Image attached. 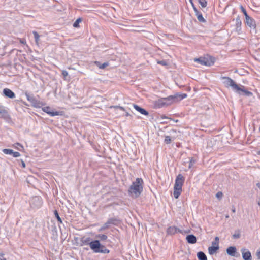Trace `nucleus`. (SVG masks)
<instances>
[{
    "instance_id": "nucleus-1",
    "label": "nucleus",
    "mask_w": 260,
    "mask_h": 260,
    "mask_svg": "<svg viewBox=\"0 0 260 260\" xmlns=\"http://www.w3.org/2000/svg\"><path fill=\"white\" fill-rule=\"evenodd\" d=\"M220 79L223 80V83L226 88L231 87L232 90L240 95H245L250 97L252 96L251 92L247 90L245 87L242 85H238L233 79L229 77H221Z\"/></svg>"
},
{
    "instance_id": "nucleus-2",
    "label": "nucleus",
    "mask_w": 260,
    "mask_h": 260,
    "mask_svg": "<svg viewBox=\"0 0 260 260\" xmlns=\"http://www.w3.org/2000/svg\"><path fill=\"white\" fill-rule=\"evenodd\" d=\"M143 180L141 178H137L130 186L128 192V194L133 198L139 197L143 191Z\"/></svg>"
},
{
    "instance_id": "nucleus-3",
    "label": "nucleus",
    "mask_w": 260,
    "mask_h": 260,
    "mask_svg": "<svg viewBox=\"0 0 260 260\" xmlns=\"http://www.w3.org/2000/svg\"><path fill=\"white\" fill-rule=\"evenodd\" d=\"M90 249L95 253L108 254L110 252V250L105 245H102L99 240L91 241Z\"/></svg>"
},
{
    "instance_id": "nucleus-4",
    "label": "nucleus",
    "mask_w": 260,
    "mask_h": 260,
    "mask_svg": "<svg viewBox=\"0 0 260 260\" xmlns=\"http://www.w3.org/2000/svg\"><path fill=\"white\" fill-rule=\"evenodd\" d=\"M187 97L186 93H176L174 95H169L163 98L166 106H169L174 103H176Z\"/></svg>"
},
{
    "instance_id": "nucleus-5",
    "label": "nucleus",
    "mask_w": 260,
    "mask_h": 260,
    "mask_svg": "<svg viewBox=\"0 0 260 260\" xmlns=\"http://www.w3.org/2000/svg\"><path fill=\"white\" fill-rule=\"evenodd\" d=\"M194 61L200 63L202 65L206 66H211L214 64L215 62L214 58L211 56L207 57H201L198 58H196Z\"/></svg>"
},
{
    "instance_id": "nucleus-6",
    "label": "nucleus",
    "mask_w": 260,
    "mask_h": 260,
    "mask_svg": "<svg viewBox=\"0 0 260 260\" xmlns=\"http://www.w3.org/2000/svg\"><path fill=\"white\" fill-rule=\"evenodd\" d=\"M27 100L31 104V106L34 107L39 108L44 105L43 103L38 100L32 94L25 93V94Z\"/></svg>"
},
{
    "instance_id": "nucleus-7",
    "label": "nucleus",
    "mask_w": 260,
    "mask_h": 260,
    "mask_svg": "<svg viewBox=\"0 0 260 260\" xmlns=\"http://www.w3.org/2000/svg\"><path fill=\"white\" fill-rule=\"evenodd\" d=\"M43 204V200L39 196H35L31 198L30 201V205L32 208L38 209L40 208Z\"/></svg>"
},
{
    "instance_id": "nucleus-8",
    "label": "nucleus",
    "mask_w": 260,
    "mask_h": 260,
    "mask_svg": "<svg viewBox=\"0 0 260 260\" xmlns=\"http://www.w3.org/2000/svg\"><path fill=\"white\" fill-rule=\"evenodd\" d=\"M245 23L246 25L249 27L251 29H253V31L254 33L256 32V22L254 19L252 17L246 16V18H245Z\"/></svg>"
},
{
    "instance_id": "nucleus-9",
    "label": "nucleus",
    "mask_w": 260,
    "mask_h": 260,
    "mask_svg": "<svg viewBox=\"0 0 260 260\" xmlns=\"http://www.w3.org/2000/svg\"><path fill=\"white\" fill-rule=\"evenodd\" d=\"M177 233L182 234V230L175 226H170L167 229L166 233L167 235H173Z\"/></svg>"
},
{
    "instance_id": "nucleus-10",
    "label": "nucleus",
    "mask_w": 260,
    "mask_h": 260,
    "mask_svg": "<svg viewBox=\"0 0 260 260\" xmlns=\"http://www.w3.org/2000/svg\"><path fill=\"white\" fill-rule=\"evenodd\" d=\"M212 246L208 247V252L211 255L215 254L219 249L218 242H212Z\"/></svg>"
},
{
    "instance_id": "nucleus-11",
    "label": "nucleus",
    "mask_w": 260,
    "mask_h": 260,
    "mask_svg": "<svg viewBox=\"0 0 260 260\" xmlns=\"http://www.w3.org/2000/svg\"><path fill=\"white\" fill-rule=\"evenodd\" d=\"M182 186L180 185V184L178 185V184L175 183L174 186L173 195L175 199H178L180 195L182 192Z\"/></svg>"
},
{
    "instance_id": "nucleus-12",
    "label": "nucleus",
    "mask_w": 260,
    "mask_h": 260,
    "mask_svg": "<svg viewBox=\"0 0 260 260\" xmlns=\"http://www.w3.org/2000/svg\"><path fill=\"white\" fill-rule=\"evenodd\" d=\"M226 253L228 255L234 256V257H239L240 256V254L237 252L236 248L235 246H230L226 249Z\"/></svg>"
},
{
    "instance_id": "nucleus-13",
    "label": "nucleus",
    "mask_w": 260,
    "mask_h": 260,
    "mask_svg": "<svg viewBox=\"0 0 260 260\" xmlns=\"http://www.w3.org/2000/svg\"><path fill=\"white\" fill-rule=\"evenodd\" d=\"M42 110L44 112H46V113H47L48 114H49V115H50L51 116H54L61 115L60 114L61 112H58V111H55V112L51 111V108L49 106L44 107L42 108Z\"/></svg>"
},
{
    "instance_id": "nucleus-14",
    "label": "nucleus",
    "mask_w": 260,
    "mask_h": 260,
    "mask_svg": "<svg viewBox=\"0 0 260 260\" xmlns=\"http://www.w3.org/2000/svg\"><path fill=\"white\" fill-rule=\"evenodd\" d=\"M3 95L10 99H14L16 95L14 92L9 88H5L3 90Z\"/></svg>"
},
{
    "instance_id": "nucleus-15",
    "label": "nucleus",
    "mask_w": 260,
    "mask_h": 260,
    "mask_svg": "<svg viewBox=\"0 0 260 260\" xmlns=\"http://www.w3.org/2000/svg\"><path fill=\"white\" fill-rule=\"evenodd\" d=\"M241 251L244 260H252L251 253L248 249L243 248Z\"/></svg>"
},
{
    "instance_id": "nucleus-16",
    "label": "nucleus",
    "mask_w": 260,
    "mask_h": 260,
    "mask_svg": "<svg viewBox=\"0 0 260 260\" xmlns=\"http://www.w3.org/2000/svg\"><path fill=\"white\" fill-rule=\"evenodd\" d=\"M154 106L156 108H161L162 107L167 106L166 104L165 103L164 98H160L157 101H155Z\"/></svg>"
},
{
    "instance_id": "nucleus-17",
    "label": "nucleus",
    "mask_w": 260,
    "mask_h": 260,
    "mask_svg": "<svg viewBox=\"0 0 260 260\" xmlns=\"http://www.w3.org/2000/svg\"><path fill=\"white\" fill-rule=\"evenodd\" d=\"M186 240L189 244H193L197 242V238L193 234L187 235L186 237Z\"/></svg>"
},
{
    "instance_id": "nucleus-18",
    "label": "nucleus",
    "mask_w": 260,
    "mask_h": 260,
    "mask_svg": "<svg viewBox=\"0 0 260 260\" xmlns=\"http://www.w3.org/2000/svg\"><path fill=\"white\" fill-rule=\"evenodd\" d=\"M90 241L91 238L90 237H83L80 239V245L81 246L89 245L90 246L91 243V241Z\"/></svg>"
},
{
    "instance_id": "nucleus-19",
    "label": "nucleus",
    "mask_w": 260,
    "mask_h": 260,
    "mask_svg": "<svg viewBox=\"0 0 260 260\" xmlns=\"http://www.w3.org/2000/svg\"><path fill=\"white\" fill-rule=\"evenodd\" d=\"M134 108L139 112H140L141 114L147 116L149 115V113L147 111H146L144 108H141L139 106L136 104L133 105Z\"/></svg>"
},
{
    "instance_id": "nucleus-20",
    "label": "nucleus",
    "mask_w": 260,
    "mask_h": 260,
    "mask_svg": "<svg viewBox=\"0 0 260 260\" xmlns=\"http://www.w3.org/2000/svg\"><path fill=\"white\" fill-rule=\"evenodd\" d=\"M184 180L185 178L181 174H179L176 177L175 183L178 184V185L180 184V185L183 186Z\"/></svg>"
},
{
    "instance_id": "nucleus-21",
    "label": "nucleus",
    "mask_w": 260,
    "mask_h": 260,
    "mask_svg": "<svg viewBox=\"0 0 260 260\" xmlns=\"http://www.w3.org/2000/svg\"><path fill=\"white\" fill-rule=\"evenodd\" d=\"M108 221L109 222V224H110L111 225H118L120 222V220L116 218H109L108 219Z\"/></svg>"
},
{
    "instance_id": "nucleus-22",
    "label": "nucleus",
    "mask_w": 260,
    "mask_h": 260,
    "mask_svg": "<svg viewBox=\"0 0 260 260\" xmlns=\"http://www.w3.org/2000/svg\"><path fill=\"white\" fill-rule=\"evenodd\" d=\"M242 22L239 16H238L236 19V29L237 31H240L241 30Z\"/></svg>"
},
{
    "instance_id": "nucleus-23",
    "label": "nucleus",
    "mask_w": 260,
    "mask_h": 260,
    "mask_svg": "<svg viewBox=\"0 0 260 260\" xmlns=\"http://www.w3.org/2000/svg\"><path fill=\"white\" fill-rule=\"evenodd\" d=\"M194 12L199 21L201 22H205L206 21V20L204 18L202 14L200 12L197 10V11H195Z\"/></svg>"
},
{
    "instance_id": "nucleus-24",
    "label": "nucleus",
    "mask_w": 260,
    "mask_h": 260,
    "mask_svg": "<svg viewBox=\"0 0 260 260\" xmlns=\"http://www.w3.org/2000/svg\"><path fill=\"white\" fill-rule=\"evenodd\" d=\"M197 256L199 260H207L206 254L202 251L198 252Z\"/></svg>"
},
{
    "instance_id": "nucleus-25",
    "label": "nucleus",
    "mask_w": 260,
    "mask_h": 260,
    "mask_svg": "<svg viewBox=\"0 0 260 260\" xmlns=\"http://www.w3.org/2000/svg\"><path fill=\"white\" fill-rule=\"evenodd\" d=\"M0 116L4 119H7L9 117V115L7 111L4 109L0 111Z\"/></svg>"
},
{
    "instance_id": "nucleus-26",
    "label": "nucleus",
    "mask_w": 260,
    "mask_h": 260,
    "mask_svg": "<svg viewBox=\"0 0 260 260\" xmlns=\"http://www.w3.org/2000/svg\"><path fill=\"white\" fill-rule=\"evenodd\" d=\"M32 34H33V35L34 36V38H35V42L37 44V45H38L39 43V41H40V35L36 31H32Z\"/></svg>"
},
{
    "instance_id": "nucleus-27",
    "label": "nucleus",
    "mask_w": 260,
    "mask_h": 260,
    "mask_svg": "<svg viewBox=\"0 0 260 260\" xmlns=\"http://www.w3.org/2000/svg\"><path fill=\"white\" fill-rule=\"evenodd\" d=\"M96 238L99 239L101 241H105L107 239L108 237L105 234H98L96 235Z\"/></svg>"
},
{
    "instance_id": "nucleus-28",
    "label": "nucleus",
    "mask_w": 260,
    "mask_h": 260,
    "mask_svg": "<svg viewBox=\"0 0 260 260\" xmlns=\"http://www.w3.org/2000/svg\"><path fill=\"white\" fill-rule=\"evenodd\" d=\"M54 214L55 215V217H56V218L57 219V221L60 223H62V221L61 219V218L60 217L59 215V214L57 212V211L56 210H54Z\"/></svg>"
},
{
    "instance_id": "nucleus-29",
    "label": "nucleus",
    "mask_w": 260,
    "mask_h": 260,
    "mask_svg": "<svg viewBox=\"0 0 260 260\" xmlns=\"http://www.w3.org/2000/svg\"><path fill=\"white\" fill-rule=\"evenodd\" d=\"M202 7L205 8L207 6V2L206 0H198Z\"/></svg>"
},
{
    "instance_id": "nucleus-30",
    "label": "nucleus",
    "mask_w": 260,
    "mask_h": 260,
    "mask_svg": "<svg viewBox=\"0 0 260 260\" xmlns=\"http://www.w3.org/2000/svg\"><path fill=\"white\" fill-rule=\"evenodd\" d=\"M196 160L194 157H191L189 158V162L188 168H191L193 165L196 163Z\"/></svg>"
},
{
    "instance_id": "nucleus-31",
    "label": "nucleus",
    "mask_w": 260,
    "mask_h": 260,
    "mask_svg": "<svg viewBox=\"0 0 260 260\" xmlns=\"http://www.w3.org/2000/svg\"><path fill=\"white\" fill-rule=\"evenodd\" d=\"M3 152L5 154L12 155L13 150L10 149H4Z\"/></svg>"
},
{
    "instance_id": "nucleus-32",
    "label": "nucleus",
    "mask_w": 260,
    "mask_h": 260,
    "mask_svg": "<svg viewBox=\"0 0 260 260\" xmlns=\"http://www.w3.org/2000/svg\"><path fill=\"white\" fill-rule=\"evenodd\" d=\"M81 21H82L81 18H78L75 21V22L73 23V26L76 28L78 27L79 26V24L80 22H81Z\"/></svg>"
},
{
    "instance_id": "nucleus-33",
    "label": "nucleus",
    "mask_w": 260,
    "mask_h": 260,
    "mask_svg": "<svg viewBox=\"0 0 260 260\" xmlns=\"http://www.w3.org/2000/svg\"><path fill=\"white\" fill-rule=\"evenodd\" d=\"M164 142L167 144H170L172 142V140H171L170 136H165Z\"/></svg>"
},
{
    "instance_id": "nucleus-34",
    "label": "nucleus",
    "mask_w": 260,
    "mask_h": 260,
    "mask_svg": "<svg viewBox=\"0 0 260 260\" xmlns=\"http://www.w3.org/2000/svg\"><path fill=\"white\" fill-rule=\"evenodd\" d=\"M240 9H241L242 12H243V14L245 16V18H246V16H249V15H248V14L246 12V10L242 5L240 6Z\"/></svg>"
},
{
    "instance_id": "nucleus-35",
    "label": "nucleus",
    "mask_w": 260,
    "mask_h": 260,
    "mask_svg": "<svg viewBox=\"0 0 260 260\" xmlns=\"http://www.w3.org/2000/svg\"><path fill=\"white\" fill-rule=\"evenodd\" d=\"M109 66V63L108 62H105L103 63H102L100 66V69H104V68H105L106 67L108 66Z\"/></svg>"
},
{
    "instance_id": "nucleus-36",
    "label": "nucleus",
    "mask_w": 260,
    "mask_h": 260,
    "mask_svg": "<svg viewBox=\"0 0 260 260\" xmlns=\"http://www.w3.org/2000/svg\"><path fill=\"white\" fill-rule=\"evenodd\" d=\"M240 237V234L238 232L237 233H235L233 235V238L234 239H238Z\"/></svg>"
},
{
    "instance_id": "nucleus-37",
    "label": "nucleus",
    "mask_w": 260,
    "mask_h": 260,
    "mask_svg": "<svg viewBox=\"0 0 260 260\" xmlns=\"http://www.w3.org/2000/svg\"><path fill=\"white\" fill-rule=\"evenodd\" d=\"M12 155L14 157H18L20 156V153L18 152H13Z\"/></svg>"
},
{
    "instance_id": "nucleus-38",
    "label": "nucleus",
    "mask_w": 260,
    "mask_h": 260,
    "mask_svg": "<svg viewBox=\"0 0 260 260\" xmlns=\"http://www.w3.org/2000/svg\"><path fill=\"white\" fill-rule=\"evenodd\" d=\"M107 229L106 226L105 225V224H104L99 230V232H102L105 231V230Z\"/></svg>"
},
{
    "instance_id": "nucleus-39",
    "label": "nucleus",
    "mask_w": 260,
    "mask_h": 260,
    "mask_svg": "<svg viewBox=\"0 0 260 260\" xmlns=\"http://www.w3.org/2000/svg\"><path fill=\"white\" fill-rule=\"evenodd\" d=\"M157 63L159 64L162 65V66H166L167 64L166 61L165 60L159 61L157 62Z\"/></svg>"
},
{
    "instance_id": "nucleus-40",
    "label": "nucleus",
    "mask_w": 260,
    "mask_h": 260,
    "mask_svg": "<svg viewBox=\"0 0 260 260\" xmlns=\"http://www.w3.org/2000/svg\"><path fill=\"white\" fill-rule=\"evenodd\" d=\"M223 196V194H222V192H218L216 194V197L218 198H221Z\"/></svg>"
},
{
    "instance_id": "nucleus-41",
    "label": "nucleus",
    "mask_w": 260,
    "mask_h": 260,
    "mask_svg": "<svg viewBox=\"0 0 260 260\" xmlns=\"http://www.w3.org/2000/svg\"><path fill=\"white\" fill-rule=\"evenodd\" d=\"M62 76L64 77H66V76H67L68 75V73L67 71L66 70H63L62 71Z\"/></svg>"
},
{
    "instance_id": "nucleus-42",
    "label": "nucleus",
    "mask_w": 260,
    "mask_h": 260,
    "mask_svg": "<svg viewBox=\"0 0 260 260\" xmlns=\"http://www.w3.org/2000/svg\"><path fill=\"white\" fill-rule=\"evenodd\" d=\"M114 108H118L120 110H122V111H125V109L124 107H121V106H115L114 107Z\"/></svg>"
},
{
    "instance_id": "nucleus-43",
    "label": "nucleus",
    "mask_w": 260,
    "mask_h": 260,
    "mask_svg": "<svg viewBox=\"0 0 260 260\" xmlns=\"http://www.w3.org/2000/svg\"><path fill=\"white\" fill-rule=\"evenodd\" d=\"M190 3L191 4V6L192 7V8H193V9L194 11V12H195V11H197L198 9H197V8L196 7V6H195V5H194V3H193V1H192V2H190Z\"/></svg>"
},
{
    "instance_id": "nucleus-44",
    "label": "nucleus",
    "mask_w": 260,
    "mask_h": 260,
    "mask_svg": "<svg viewBox=\"0 0 260 260\" xmlns=\"http://www.w3.org/2000/svg\"><path fill=\"white\" fill-rule=\"evenodd\" d=\"M104 224L107 229H109L111 226L110 224H109L108 220Z\"/></svg>"
},
{
    "instance_id": "nucleus-45",
    "label": "nucleus",
    "mask_w": 260,
    "mask_h": 260,
    "mask_svg": "<svg viewBox=\"0 0 260 260\" xmlns=\"http://www.w3.org/2000/svg\"><path fill=\"white\" fill-rule=\"evenodd\" d=\"M20 43L23 44H25L26 43L25 40L22 39H21L20 40Z\"/></svg>"
},
{
    "instance_id": "nucleus-46",
    "label": "nucleus",
    "mask_w": 260,
    "mask_h": 260,
    "mask_svg": "<svg viewBox=\"0 0 260 260\" xmlns=\"http://www.w3.org/2000/svg\"><path fill=\"white\" fill-rule=\"evenodd\" d=\"M95 64L100 68V66L102 64L100 62L96 61H95Z\"/></svg>"
},
{
    "instance_id": "nucleus-47",
    "label": "nucleus",
    "mask_w": 260,
    "mask_h": 260,
    "mask_svg": "<svg viewBox=\"0 0 260 260\" xmlns=\"http://www.w3.org/2000/svg\"><path fill=\"white\" fill-rule=\"evenodd\" d=\"M21 165H22V168H25V164L24 161L21 160Z\"/></svg>"
},
{
    "instance_id": "nucleus-48",
    "label": "nucleus",
    "mask_w": 260,
    "mask_h": 260,
    "mask_svg": "<svg viewBox=\"0 0 260 260\" xmlns=\"http://www.w3.org/2000/svg\"><path fill=\"white\" fill-rule=\"evenodd\" d=\"M256 255H257V256L258 257V258L259 259H260V251H259L257 252V253H256Z\"/></svg>"
},
{
    "instance_id": "nucleus-49",
    "label": "nucleus",
    "mask_w": 260,
    "mask_h": 260,
    "mask_svg": "<svg viewBox=\"0 0 260 260\" xmlns=\"http://www.w3.org/2000/svg\"><path fill=\"white\" fill-rule=\"evenodd\" d=\"M232 211L233 213H235L236 212V209L234 206L232 207Z\"/></svg>"
},
{
    "instance_id": "nucleus-50",
    "label": "nucleus",
    "mask_w": 260,
    "mask_h": 260,
    "mask_svg": "<svg viewBox=\"0 0 260 260\" xmlns=\"http://www.w3.org/2000/svg\"><path fill=\"white\" fill-rule=\"evenodd\" d=\"M131 116V115L129 114V113L127 112H126L125 113V116L127 117V116Z\"/></svg>"
},
{
    "instance_id": "nucleus-51",
    "label": "nucleus",
    "mask_w": 260,
    "mask_h": 260,
    "mask_svg": "<svg viewBox=\"0 0 260 260\" xmlns=\"http://www.w3.org/2000/svg\"><path fill=\"white\" fill-rule=\"evenodd\" d=\"M16 144L18 146H19L21 148H23V146L22 145H21L20 143H17Z\"/></svg>"
},
{
    "instance_id": "nucleus-52",
    "label": "nucleus",
    "mask_w": 260,
    "mask_h": 260,
    "mask_svg": "<svg viewBox=\"0 0 260 260\" xmlns=\"http://www.w3.org/2000/svg\"><path fill=\"white\" fill-rule=\"evenodd\" d=\"M256 186L260 189V183H257L256 184Z\"/></svg>"
},
{
    "instance_id": "nucleus-53",
    "label": "nucleus",
    "mask_w": 260,
    "mask_h": 260,
    "mask_svg": "<svg viewBox=\"0 0 260 260\" xmlns=\"http://www.w3.org/2000/svg\"><path fill=\"white\" fill-rule=\"evenodd\" d=\"M131 2H137V0H131Z\"/></svg>"
},
{
    "instance_id": "nucleus-54",
    "label": "nucleus",
    "mask_w": 260,
    "mask_h": 260,
    "mask_svg": "<svg viewBox=\"0 0 260 260\" xmlns=\"http://www.w3.org/2000/svg\"><path fill=\"white\" fill-rule=\"evenodd\" d=\"M215 239L216 241H218L219 240V238L218 237H216Z\"/></svg>"
},
{
    "instance_id": "nucleus-55",
    "label": "nucleus",
    "mask_w": 260,
    "mask_h": 260,
    "mask_svg": "<svg viewBox=\"0 0 260 260\" xmlns=\"http://www.w3.org/2000/svg\"><path fill=\"white\" fill-rule=\"evenodd\" d=\"M4 108L3 107L0 106V111H2V110H4Z\"/></svg>"
},
{
    "instance_id": "nucleus-56",
    "label": "nucleus",
    "mask_w": 260,
    "mask_h": 260,
    "mask_svg": "<svg viewBox=\"0 0 260 260\" xmlns=\"http://www.w3.org/2000/svg\"><path fill=\"white\" fill-rule=\"evenodd\" d=\"M225 218H229V215L228 214L226 215H225Z\"/></svg>"
},
{
    "instance_id": "nucleus-57",
    "label": "nucleus",
    "mask_w": 260,
    "mask_h": 260,
    "mask_svg": "<svg viewBox=\"0 0 260 260\" xmlns=\"http://www.w3.org/2000/svg\"><path fill=\"white\" fill-rule=\"evenodd\" d=\"M258 205L260 206V200L258 202Z\"/></svg>"
},
{
    "instance_id": "nucleus-58",
    "label": "nucleus",
    "mask_w": 260,
    "mask_h": 260,
    "mask_svg": "<svg viewBox=\"0 0 260 260\" xmlns=\"http://www.w3.org/2000/svg\"><path fill=\"white\" fill-rule=\"evenodd\" d=\"M192 1H193V0H189V2H192Z\"/></svg>"
},
{
    "instance_id": "nucleus-59",
    "label": "nucleus",
    "mask_w": 260,
    "mask_h": 260,
    "mask_svg": "<svg viewBox=\"0 0 260 260\" xmlns=\"http://www.w3.org/2000/svg\"><path fill=\"white\" fill-rule=\"evenodd\" d=\"M162 118H166L165 116H164L163 117H162Z\"/></svg>"
},
{
    "instance_id": "nucleus-60",
    "label": "nucleus",
    "mask_w": 260,
    "mask_h": 260,
    "mask_svg": "<svg viewBox=\"0 0 260 260\" xmlns=\"http://www.w3.org/2000/svg\"><path fill=\"white\" fill-rule=\"evenodd\" d=\"M258 154L260 155V150L258 151Z\"/></svg>"
},
{
    "instance_id": "nucleus-61",
    "label": "nucleus",
    "mask_w": 260,
    "mask_h": 260,
    "mask_svg": "<svg viewBox=\"0 0 260 260\" xmlns=\"http://www.w3.org/2000/svg\"><path fill=\"white\" fill-rule=\"evenodd\" d=\"M0 260H6L5 258H4V259H0Z\"/></svg>"
},
{
    "instance_id": "nucleus-62",
    "label": "nucleus",
    "mask_w": 260,
    "mask_h": 260,
    "mask_svg": "<svg viewBox=\"0 0 260 260\" xmlns=\"http://www.w3.org/2000/svg\"><path fill=\"white\" fill-rule=\"evenodd\" d=\"M259 132H260V126H259Z\"/></svg>"
}]
</instances>
